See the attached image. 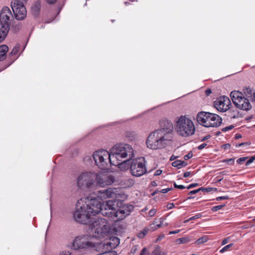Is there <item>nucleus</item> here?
I'll return each mask as SVG.
<instances>
[{"instance_id": "63", "label": "nucleus", "mask_w": 255, "mask_h": 255, "mask_svg": "<svg viewBox=\"0 0 255 255\" xmlns=\"http://www.w3.org/2000/svg\"><path fill=\"white\" fill-rule=\"evenodd\" d=\"M242 137V135L241 134H236L235 136V138L237 139H238L239 138H241Z\"/></svg>"}, {"instance_id": "13", "label": "nucleus", "mask_w": 255, "mask_h": 255, "mask_svg": "<svg viewBox=\"0 0 255 255\" xmlns=\"http://www.w3.org/2000/svg\"><path fill=\"white\" fill-rule=\"evenodd\" d=\"M214 106L218 111L225 112L230 109L231 105L229 98L225 96L220 97L214 101Z\"/></svg>"}, {"instance_id": "2", "label": "nucleus", "mask_w": 255, "mask_h": 255, "mask_svg": "<svg viewBox=\"0 0 255 255\" xmlns=\"http://www.w3.org/2000/svg\"><path fill=\"white\" fill-rule=\"evenodd\" d=\"M160 128L150 133L146 139L148 148L156 149L165 147L170 140L169 134L173 130L172 123L166 119L159 121Z\"/></svg>"}, {"instance_id": "26", "label": "nucleus", "mask_w": 255, "mask_h": 255, "mask_svg": "<svg viewBox=\"0 0 255 255\" xmlns=\"http://www.w3.org/2000/svg\"><path fill=\"white\" fill-rule=\"evenodd\" d=\"M115 202L116 201L114 200H109L106 201L105 204H103L102 206L104 208L116 209L114 204Z\"/></svg>"}, {"instance_id": "52", "label": "nucleus", "mask_w": 255, "mask_h": 255, "mask_svg": "<svg viewBox=\"0 0 255 255\" xmlns=\"http://www.w3.org/2000/svg\"><path fill=\"white\" fill-rule=\"evenodd\" d=\"M46 2L49 4H53L56 2L57 0H45Z\"/></svg>"}, {"instance_id": "48", "label": "nucleus", "mask_w": 255, "mask_h": 255, "mask_svg": "<svg viewBox=\"0 0 255 255\" xmlns=\"http://www.w3.org/2000/svg\"><path fill=\"white\" fill-rule=\"evenodd\" d=\"M207 145V144L205 143H203L201 144H200L199 146H198V147H197V148L199 149V150H202L203 149L204 147H205Z\"/></svg>"}, {"instance_id": "25", "label": "nucleus", "mask_w": 255, "mask_h": 255, "mask_svg": "<svg viewBox=\"0 0 255 255\" xmlns=\"http://www.w3.org/2000/svg\"><path fill=\"white\" fill-rule=\"evenodd\" d=\"M151 255H167V253L162 252L160 250V248L158 246H156L154 247V250L151 253Z\"/></svg>"}, {"instance_id": "44", "label": "nucleus", "mask_w": 255, "mask_h": 255, "mask_svg": "<svg viewBox=\"0 0 255 255\" xmlns=\"http://www.w3.org/2000/svg\"><path fill=\"white\" fill-rule=\"evenodd\" d=\"M255 160V156L251 157L246 162V165H249Z\"/></svg>"}, {"instance_id": "61", "label": "nucleus", "mask_w": 255, "mask_h": 255, "mask_svg": "<svg viewBox=\"0 0 255 255\" xmlns=\"http://www.w3.org/2000/svg\"><path fill=\"white\" fill-rule=\"evenodd\" d=\"M145 236V233H142V232H140L138 234V237L139 238H143Z\"/></svg>"}, {"instance_id": "40", "label": "nucleus", "mask_w": 255, "mask_h": 255, "mask_svg": "<svg viewBox=\"0 0 255 255\" xmlns=\"http://www.w3.org/2000/svg\"><path fill=\"white\" fill-rule=\"evenodd\" d=\"M234 128V126L230 125L229 126L226 127L224 128H223L222 130L224 132L227 131L228 130L232 129Z\"/></svg>"}, {"instance_id": "38", "label": "nucleus", "mask_w": 255, "mask_h": 255, "mask_svg": "<svg viewBox=\"0 0 255 255\" xmlns=\"http://www.w3.org/2000/svg\"><path fill=\"white\" fill-rule=\"evenodd\" d=\"M248 158V157H240L237 160V162L239 164H242L244 161L246 160Z\"/></svg>"}, {"instance_id": "43", "label": "nucleus", "mask_w": 255, "mask_h": 255, "mask_svg": "<svg viewBox=\"0 0 255 255\" xmlns=\"http://www.w3.org/2000/svg\"><path fill=\"white\" fill-rule=\"evenodd\" d=\"M201 189L202 188H198V189H196V190H192V191H190L189 193H188V194L189 195H192V194H196L197 193H198L199 192H200V191H201Z\"/></svg>"}, {"instance_id": "37", "label": "nucleus", "mask_w": 255, "mask_h": 255, "mask_svg": "<svg viewBox=\"0 0 255 255\" xmlns=\"http://www.w3.org/2000/svg\"><path fill=\"white\" fill-rule=\"evenodd\" d=\"M223 162H226L229 165H233L234 164V158H230L228 159H224L223 160Z\"/></svg>"}, {"instance_id": "56", "label": "nucleus", "mask_w": 255, "mask_h": 255, "mask_svg": "<svg viewBox=\"0 0 255 255\" xmlns=\"http://www.w3.org/2000/svg\"><path fill=\"white\" fill-rule=\"evenodd\" d=\"M60 255H71L69 252L62 251L60 253Z\"/></svg>"}, {"instance_id": "12", "label": "nucleus", "mask_w": 255, "mask_h": 255, "mask_svg": "<svg viewBox=\"0 0 255 255\" xmlns=\"http://www.w3.org/2000/svg\"><path fill=\"white\" fill-rule=\"evenodd\" d=\"M73 247L75 250H86L94 247V244L89 241L88 237L80 236L76 237L73 242Z\"/></svg>"}, {"instance_id": "59", "label": "nucleus", "mask_w": 255, "mask_h": 255, "mask_svg": "<svg viewBox=\"0 0 255 255\" xmlns=\"http://www.w3.org/2000/svg\"><path fill=\"white\" fill-rule=\"evenodd\" d=\"M210 137V135H206V136L203 137V138H202L201 139V141H205L207 139H209Z\"/></svg>"}, {"instance_id": "49", "label": "nucleus", "mask_w": 255, "mask_h": 255, "mask_svg": "<svg viewBox=\"0 0 255 255\" xmlns=\"http://www.w3.org/2000/svg\"><path fill=\"white\" fill-rule=\"evenodd\" d=\"M174 207V205L173 203H168L167 205V208L168 209H172L173 207Z\"/></svg>"}, {"instance_id": "27", "label": "nucleus", "mask_w": 255, "mask_h": 255, "mask_svg": "<svg viewBox=\"0 0 255 255\" xmlns=\"http://www.w3.org/2000/svg\"><path fill=\"white\" fill-rule=\"evenodd\" d=\"M191 240L189 237H185L177 239L176 240V243L178 244H186L189 243Z\"/></svg>"}, {"instance_id": "57", "label": "nucleus", "mask_w": 255, "mask_h": 255, "mask_svg": "<svg viewBox=\"0 0 255 255\" xmlns=\"http://www.w3.org/2000/svg\"><path fill=\"white\" fill-rule=\"evenodd\" d=\"M191 174V172H189V171H187V172H185L184 174H183V176L185 178H186V177H189Z\"/></svg>"}, {"instance_id": "45", "label": "nucleus", "mask_w": 255, "mask_h": 255, "mask_svg": "<svg viewBox=\"0 0 255 255\" xmlns=\"http://www.w3.org/2000/svg\"><path fill=\"white\" fill-rule=\"evenodd\" d=\"M193 156V154L191 152L188 153L187 154L185 155L184 156V158L185 160H188L189 159H190Z\"/></svg>"}, {"instance_id": "3", "label": "nucleus", "mask_w": 255, "mask_h": 255, "mask_svg": "<svg viewBox=\"0 0 255 255\" xmlns=\"http://www.w3.org/2000/svg\"><path fill=\"white\" fill-rule=\"evenodd\" d=\"M113 165L119 166L120 168H129V161L134 155L133 150L131 145L128 144L115 145L111 150Z\"/></svg>"}, {"instance_id": "1", "label": "nucleus", "mask_w": 255, "mask_h": 255, "mask_svg": "<svg viewBox=\"0 0 255 255\" xmlns=\"http://www.w3.org/2000/svg\"><path fill=\"white\" fill-rule=\"evenodd\" d=\"M113 208L103 207L101 203L96 198L84 197L79 200L73 217L75 221L81 224L88 222L89 216H95L99 213L102 214V210L109 212Z\"/></svg>"}, {"instance_id": "20", "label": "nucleus", "mask_w": 255, "mask_h": 255, "mask_svg": "<svg viewBox=\"0 0 255 255\" xmlns=\"http://www.w3.org/2000/svg\"><path fill=\"white\" fill-rule=\"evenodd\" d=\"M106 212L105 210H102V215L104 216L107 217L110 220L113 221L115 222L118 221L116 209H113L112 210L110 211L109 212Z\"/></svg>"}, {"instance_id": "24", "label": "nucleus", "mask_w": 255, "mask_h": 255, "mask_svg": "<svg viewBox=\"0 0 255 255\" xmlns=\"http://www.w3.org/2000/svg\"><path fill=\"white\" fill-rule=\"evenodd\" d=\"M11 26V30L14 33H17L21 29L22 23L20 22L13 21Z\"/></svg>"}, {"instance_id": "51", "label": "nucleus", "mask_w": 255, "mask_h": 255, "mask_svg": "<svg viewBox=\"0 0 255 255\" xmlns=\"http://www.w3.org/2000/svg\"><path fill=\"white\" fill-rule=\"evenodd\" d=\"M222 147L225 149H229L231 147V145L229 143H226L223 145Z\"/></svg>"}, {"instance_id": "23", "label": "nucleus", "mask_w": 255, "mask_h": 255, "mask_svg": "<svg viewBox=\"0 0 255 255\" xmlns=\"http://www.w3.org/2000/svg\"><path fill=\"white\" fill-rule=\"evenodd\" d=\"M8 50V47L6 45L0 46V61L4 60L6 57V54Z\"/></svg>"}, {"instance_id": "34", "label": "nucleus", "mask_w": 255, "mask_h": 255, "mask_svg": "<svg viewBox=\"0 0 255 255\" xmlns=\"http://www.w3.org/2000/svg\"><path fill=\"white\" fill-rule=\"evenodd\" d=\"M207 241L206 237H202L200 238L196 241V243L197 244H201L206 242Z\"/></svg>"}, {"instance_id": "18", "label": "nucleus", "mask_w": 255, "mask_h": 255, "mask_svg": "<svg viewBox=\"0 0 255 255\" xmlns=\"http://www.w3.org/2000/svg\"><path fill=\"white\" fill-rule=\"evenodd\" d=\"M120 244V239L116 237H114L110 239L109 242L102 244L101 246L104 248H107L109 251H112L116 248Z\"/></svg>"}, {"instance_id": "60", "label": "nucleus", "mask_w": 255, "mask_h": 255, "mask_svg": "<svg viewBox=\"0 0 255 255\" xmlns=\"http://www.w3.org/2000/svg\"><path fill=\"white\" fill-rule=\"evenodd\" d=\"M179 232H180V230H175V231H170L169 233V235L175 234H177V233H179Z\"/></svg>"}, {"instance_id": "21", "label": "nucleus", "mask_w": 255, "mask_h": 255, "mask_svg": "<svg viewBox=\"0 0 255 255\" xmlns=\"http://www.w3.org/2000/svg\"><path fill=\"white\" fill-rule=\"evenodd\" d=\"M41 8V3L39 0H37L33 4L31 7V12L36 16L38 15Z\"/></svg>"}, {"instance_id": "8", "label": "nucleus", "mask_w": 255, "mask_h": 255, "mask_svg": "<svg viewBox=\"0 0 255 255\" xmlns=\"http://www.w3.org/2000/svg\"><path fill=\"white\" fill-rule=\"evenodd\" d=\"M97 173L94 172H85L77 178V186L83 189L94 188L96 186Z\"/></svg>"}, {"instance_id": "15", "label": "nucleus", "mask_w": 255, "mask_h": 255, "mask_svg": "<svg viewBox=\"0 0 255 255\" xmlns=\"http://www.w3.org/2000/svg\"><path fill=\"white\" fill-rule=\"evenodd\" d=\"M96 186L99 185L104 187L106 185H110L115 181V178L113 176L107 175L103 174L97 173Z\"/></svg>"}, {"instance_id": "17", "label": "nucleus", "mask_w": 255, "mask_h": 255, "mask_svg": "<svg viewBox=\"0 0 255 255\" xmlns=\"http://www.w3.org/2000/svg\"><path fill=\"white\" fill-rule=\"evenodd\" d=\"M116 188H109L108 189L101 190L98 191V197L102 200L107 198H114L117 195Z\"/></svg>"}, {"instance_id": "4", "label": "nucleus", "mask_w": 255, "mask_h": 255, "mask_svg": "<svg viewBox=\"0 0 255 255\" xmlns=\"http://www.w3.org/2000/svg\"><path fill=\"white\" fill-rule=\"evenodd\" d=\"M89 216L88 222L91 236L95 238H104L109 233V227L105 218H91Z\"/></svg>"}, {"instance_id": "22", "label": "nucleus", "mask_w": 255, "mask_h": 255, "mask_svg": "<svg viewBox=\"0 0 255 255\" xmlns=\"http://www.w3.org/2000/svg\"><path fill=\"white\" fill-rule=\"evenodd\" d=\"M243 91L246 96L251 98L254 97V99L255 100V92L253 89L250 88V87H244L243 89Z\"/></svg>"}, {"instance_id": "19", "label": "nucleus", "mask_w": 255, "mask_h": 255, "mask_svg": "<svg viewBox=\"0 0 255 255\" xmlns=\"http://www.w3.org/2000/svg\"><path fill=\"white\" fill-rule=\"evenodd\" d=\"M10 29V25H4L0 23V43L2 42L6 37Z\"/></svg>"}, {"instance_id": "39", "label": "nucleus", "mask_w": 255, "mask_h": 255, "mask_svg": "<svg viewBox=\"0 0 255 255\" xmlns=\"http://www.w3.org/2000/svg\"><path fill=\"white\" fill-rule=\"evenodd\" d=\"M156 212H157L156 209L153 208L149 211V212L148 213V215L150 217H153L155 215Z\"/></svg>"}, {"instance_id": "53", "label": "nucleus", "mask_w": 255, "mask_h": 255, "mask_svg": "<svg viewBox=\"0 0 255 255\" xmlns=\"http://www.w3.org/2000/svg\"><path fill=\"white\" fill-rule=\"evenodd\" d=\"M249 145V143H248V142H242V143H239L238 144H236V146L237 147H241L243 145Z\"/></svg>"}, {"instance_id": "47", "label": "nucleus", "mask_w": 255, "mask_h": 255, "mask_svg": "<svg viewBox=\"0 0 255 255\" xmlns=\"http://www.w3.org/2000/svg\"><path fill=\"white\" fill-rule=\"evenodd\" d=\"M198 185V183H192L190 184L187 187L188 189L195 187Z\"/></svg>"}, {"instance_id": "6", "label": "nucleus", "mask_w": 255, "mask_h": 255, "mask_svg": "<svg viewBox=\"0 0 255 255\" xmlns=\"http://www.w3.org/2000/svg\"><path fill=\"white\" fill-rule=\"evenodd\" d=\"M198 123L205 127H218L222 122V118L218 115L209 112H201L197 115Z\"/></svg>"}, {"instance_id": "54", "label": "nucleus", "mask_w": 255, "mask_h": 255, "mask_svg": "<svg viewBox=\"0 0 255 255\" xmlns=\"http://www.w3.org/2000/svg\"><path fill=\"white\" fill-rule=\"evenodd\" d=\"M187 165V162H186L184 161H181V160L180 168H182V167H185Z\"/></svg>"}, {"instance_id": "36", "label": "nucleus", "mask_w": 255, "mask_h": 255, "mask_svg": "<svg viewBox=\"0 0 255 255\" xmlns=\"http://www.w3.org/2000/svg\"><path fill=\"white\" fill-rule=\"evenodd\" d=\"M181 160H176L172 163V165L174 167H177L178 169H180Z\"/></svg>"}, {"instance_id": "35", "label": "nucleus", "mask_w": 255, "mask_h": 255, "mask_svg": "<svg viewBox=\"0 0 255 255\" xmlns=\"http://www.w3.org/2000/svg\"><path fill=\"white\" fill-rule=\"evenodd\" d=\"M225 206V205L223 204V205H220L214 206L212 208L211 210L213 212H216V211H218L219 210L221 209Z\"/></svg>"}, {"instance_id": "16", "label": "nucleus", "mask_w": 255, "mask_h": 255, "mask_svg": "<svg viewBox=\"0 0 255 255\" xmlns=\"http://www.w3.org/2000/svg\"><path fill=\"white\" fill-rule=\"evenodd\" d=\"M133 208L132 205L128 204H124L120 207L117 210L118 221L126 218L133 210Z\"/></svg>"}, {"instance_id": "5", "label": "nucleus", "mask_w": 255, "mask_h": 255, "mask_svg": "<svg viewBox=\"0 0 255 255\" xmlns=\"http://www.w3.org/2000/svg\"><path fill=\"white\" fill-rule=\"evenodd\" d=\"M175 129L179 135L183 137L193 135L195 130L193 122L185 116H181L177 118Z\"/></svg>"}, {"instance_id": "7", "label": "nucleus", "mask_w": 255, "mask_h": 255, "mask_svg": "<svg viewBox=\"0 0 255 255\" xmlns=\"http://www.w3.org/2000/svg\"><path fill=\"white\" fill-rule=\"evenodd\" d=\"M93 157L96 165L102 170L109 169L114 163L112 161L111 153L106 150L101 149L95 151L93 155Z\"/></svg>"}, {"instance_id": "32", "label": "nucleus", "mask_w": 255, "mask_h": 255, "mask_svg": "<svg viewBox=\"0 0 255 255\" xmlns=\"http://www.w3.org/2000/svg\"><path fill=\"white\" fill-rule=\"evenodd\" d=\"M201 217H202V215L200 213L197 214L196 215L191 217L188 220H185L184 221V223H187V222H189L190 221L199 219V218H201Z\"/></svg>"}, {"instance_id": "55", "label": "nucleus", "mask_w": 255, "mask_h": 255, "mask_svg": "<svg viewBox=\"0 0 255 255\" xmlns=\"http://www.w3.org/2000/svg\"><path fill=\"white\" fill-rule=\"evenodd\" d=\"M161 173H162V170L158 169L155 171V172L154 174V175L158 176V175H160L161 174Z\"/></svg>"}, {"instance_id": "10", "label": "nucleus", "mask_w": 255, "mask_h": 255, "mask_svg": "<svg viewBox=\"0 0 255 255\" xmlns=\"http://www.w3.org/2000/svg\"><path fill=\"white\" fill-rule=\"evenodd\" d=\"M129 168L134 176L139 177L143 175L146 172L144 158L140 157L133 159L130 164L129 163Z\"/></svg>"}, {"instance_id": "41", "label": "nucleus", "mask_w": 255, "mask_h": 255, "mask_svg": "<svg viewBox=\"0 0 255 255\" xmlns=\"http://www.w3.org/2000/svg\"><path fill=\"white\" fill-rule=\"evenodd\" d=\"M229 197L228 196H223L217 197L216 200L217 201H220L222 200H227L229 199Z\"/></svg>"}, {"instance_id": "33", "label": "nucleus", "mask_w": 255, "mask_h": 255, "mask_svg": "<svg viewBox=\"0 0 255 255\" xmlns=\"http://www.w3.org/2000/svg\"><path fill=\"white\" fill-rule=\"evenodd\" d=\"M233 246V244H230L226 246H225L224 248H223L220 251V252L221 253H223L228 250Z\"/></svg>"}, {"instance_id": "46", "label": "nucleus", "mask_w": 255, "mask_h": 255, "mask_svg": "<svg viewBox=\"0 0 255 255\" xmlns=\"http://www.w3.org/2000/svg\"><path fill=\"white\" fill-rule=\"evenodd\" d=\"M172 189V188H166V189H163L161 190L160 192H161L162 193H166L168 191H171Z\"/></svg>"}, {"instance_id": "58", "label": "nucleus", "mask_w": 255, "mask_h": 255, "mask_svg": "<svg viewBox=\"0 0 255 255\" xmlns=\"http://www.w3.org/2000/svg\"><path fill=\"white\" fill-rule=\"evenodd\" d=\"M228 241H229V239L228 238H225L222 241L221 245H224L226 244L228 242Z\"/></svg>"}, {"instance_id": "28", "label": "nucleus", "mask_w": 255, "mask_h": 255, "mask_svg": "<svg viewBox=\"0 0 255 255\" xmlns=\"http://www.w3.org/2000/svg\"><path fill=\"white\" fill-rule=\"evenodd\" d=\"M162 219H156L154 220L153 223L152 224H151V226L154 225L158 228L161 227L162 223H163V220H161Z\"/></svg>"}, {"instance_id": "9", "label": "nucleus", "mask_w": 255, "mask_h": 255, "mask_svg": "<svg viewBox=\"0 0 255 255\" xmlns=\"http://www.w3.org/2000/svg\"><path fill=\"white\" fill-rule=\"evenodd\" d=\"M230 96L235 106L239 109L248 111L252 109L249 100L243 96L242 93L234 91L231 93Z\"/></svg>"}, {"instance_id": "11", "label": "nucleus", "mask_w": 255, "mask_h": 255, "mask_svg": "<svg viewBox=\"0 0 255 255\" xmlns=\"http://www.w3.org/2000/svg\"><path fill=\"white\" fill-rule=\"evenodd\" d=\"M27 0H12L11 2V6L16 20H22L26 17L27 11L24 3L26 2Z\"/></svg>"}, {"instance_id": "14", "label": "nucleus", "mask_w": 255, "mask_h": 255, "mask_svg": "<svg viewBox=\"0 0 255 255\" xmlns=\"http://www.w3.org/2000/svg\"><path fill=\"white\" fill-rule=\"evenodd\" d=\"M13 17L9 8L4 6L0 12V23L10 25L11 21L13 20Z\"/></svg>"}, {"instance_id": "31", "label": "nucleus", "mask_w": 255, "mask_h": 255, "mask_svg": "<svg viewBox=\"0 0 255 255\" xmlns=\"http://www.w3.org/2000/svg\"><path fill=\"white\" fill-rule=\"evenodd\" d=\"M105 249V251H103V253L100 254V255H115V253L109 251L107 248H104Z\"/></svg>"}, {"instance_id": "62", "label": "nucleus", "mask_w": 255, "mask_h": 255, "mask_svg": "<svg viewBox=\"0 0 255 255\" xmlns=\"http://www.w3.org/2000/svg\"><path fill=\"white\" fill-rule=\"evenodd\" d=\"M212 91L210 89H208L205 91V94L207 96H209L211 93Z\"/></svg>"}, {"instance_id": "42", "label": "nucleus", "mask_w": 255, "mask_h": 255, "mask_svg": "<svg viewBox=\"0 0 255 255\" xmlns=\"http://www.w3.org/2000/svg\"><path fill=\"white\" fill-rule=\"evenodd\" d=\"M149 253L148 252L146 248H144L141 251L140 255H148Z\"/></svg>"}, {"instance_id": "30", "label": "nucleus", "mask_w": 255, "mask_h": 255, "mask_svg": "<svg viewBox=\"0 0 255 255\" xmlns=\"http://www.w3.org/2000/svg\"><path fill=\"white\" fill-rule=\"evenodd\" d=\"M201 191L204 192H210L212 191H217V189L216 188H212V187H208V188H203L201 187Z\"/></svg>"}, {"instance_id": "64", "label": "nucleus", "mask_w": 255, "mask_h": 255, "mask_svg": "<svg viewBox=\"0 0 255 255\" xmlns=\"http://www.w3.org/2000/svg\"><path fill=\"white\" fill-rule=\"evenodd\" d=\"M250 224L251 226H255V219H254L251 221Z\"/></svg>"}, {"instance_id": "50", "label": "nucleus", "mask_w": 255, "mask_h": 255, "mask_svg": "<svg viewBox=\"0 0 255 255\" xmlns=\"http://www.w3.org/2000/svg\"><path fill=\"white\" fill-rule=\"evenodd\" d=\"M137 246H133L132 249H131V251H130V252L132 254H134L136 251H137Z\"/></svg>"}, {"instance_id": "29", "label": "nucleus", "mask_w": 255, "mask_h": 255, "mask_svg": "<svg viewBox=\"0 0 255 255\" xmlns=\"http://www.w3.org/2000/svg\"><path fill=\"white\" fill-rule=\"evenodd\" d=\"M19 44H16L15 46L13 48L12 51H11L10 55L11 56L16 55L19 50Z\"/></svg>"}]
</instances>
